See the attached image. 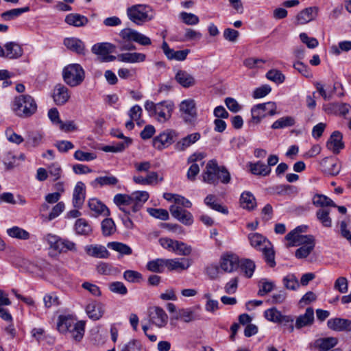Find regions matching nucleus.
I'll return each mask as SVG.
<instances>
[{
  "mask_svg": "<svg viewBox=\"0 0 351 351\" xmlns=\"http://www.w3.org/2000/svg\"><path fill=\"white\" fill-rule=\"evenodd\" d=\"M64 45L69 50L78 54H84L85 45L79 38H66L64 40Z\"/></svg>",
  "mask_w": 351,
  "mask_h": 351,
  "instance_id": "31",
  "label": "nucleus"
},
{
  "mask_svg": "<svg viewBox=\"0 0 351 351\" xmlns=\"http://www.w3.org/2000/svg\"><path fill=\"white\" fill-rule=\"evenodd\" d=\"M132 143L131 138H125V141L117 143L112 145H106L102 148L105 152H121L124 151Z\"/></svg>",
  "mask_w": 351,
  "mask_h": 351,
  "instance_id": "43",
  "label": "nucleus"
},
{
  "mask_svg": "<svg viewBox=\"0 0 351 351\" xmlns=\"http://www.w3.org/2000/svg\"><path fill=\"white\" fill-rule=\"evenodd\" d=\"M86 312L88 317L93 320L99 319L104 315V305L96 301L89 302L86 307Z\"/></svg>",
  "mask_w": 351,
  "mask_h": 351,
  "instance_id": "22",
  "label": "nucleus"
},
{
  "mask_svg": "<svg viewBox=\"0 0 351 351\" xmlns=\"http://www.w3.org/2000/svg\"><path fill=\"white\" fill-rule=\"evenodd\" d=\"M108 289L111 292L121 295L128 293V289L122 282H112L108 285Z\"/></svg>",
  "mask_w": 351,
  "mask_h": 351,
  "instance_id": "58",
  "label": "nucleus"
},
{
  "mask_svg": "<svg viewBox=\"0 0 351 351\" xmlns=\"http://www.w3.org/2000/svg\"><path fill=\"white\" fill-rule=\"evenodd\" d=\"M108 247L110 249L119 252L121 256L130 255L132 253V250L129 245L121 242H110L108 243Z\"/></svg>",
  "mask_w": 351,
  "mask_h": 351,
  "instance_id": "42",
  "label": "nucleus"
},
{
  "mask_svg": "<svg viewBox=\"0 0 351 351\" xmlns=\"http://www.w3.org/2000/svg\"><path fill=\"white\" fill-rule=\"evenodd\" d=\"M258 295L264 296L274 289L275 284L272 281L263 278L258 282Z\"/></svg>",
  "mask_w": 351,
  "mask_h": 351,
  "instance_id": "51",
  "label": "nucleus"
},
{
  "mask_svg": "<svg viewBox=\"0 0 351 351\" xmlns=\"http://www.w3.org/2000/svg\"><path fill=\"white\" fill-rule=\"evenodd\" d=\"M314 310L311 307L306 309L304 314L299 315L295 319V328L300 330L304 327H308L314 322Z\"/></svg>",
  "mask_w": 351,
  "mask_h": 351,
  "instance_id": "19",
  "label": "nucleus"
},
{
  "mask_svg": "<svg viewBox=\"0 0 351 351\" xmlns=\"http://www.w3.org/2000/svg\"><path fill=\"white\" fill-rule=\"evenodd\" d=\"M64 82L71 87L80 85L85 78V72L79 64H70L62 71Z\"/></svg>",
  "mask_w": 351,
  "mask_h": 351,
  "instance_id": "7",
  "label": "nucleus"
},
{
  "mask_svg": "<svg viewBox=\"0 0 351 351\" xmlns=\"http://www.w3.org/2000/svg\"><path fill=\"white\" fill-rule=\"evenodd\" d=\"M117 59L120 62L126 63L143 62L146 59V55L143 53L133 52L124 53L117 56Z\"/></svg>",
  "mask_w": 351,
  "mask_h": 351,
  "instance_id": "29",
  "label": "nucleus"
},
{
  "mask_svg": "<svg viewBox=\"0 0 351 351\" xmlns=\"http://www.w3.org/2000/svg\"><path fill=\"white\" fill-rule=\"evenodd\" d=\"M29 10L30 8L29 6L14 8L1 13V16L4 21H11L16 19L23 13L27 12Z\"/></svg>",
  "mask_w": 351,
  "mask_h": 351,
  "instance_id": "40",
  "label": "nucleus"
},
{
  "mask_svg": "<svg viewBox=\"0 0 351 351\" xmlns=\"http://www.w3.org/2000/svg\"><path fill=\"white\" fill-rule=\"evenodd\" d=\"M145 108L149 116L154 117L158 122L165 123L171 117L174 105L170 101H163L157 104L146 101Z\"/></svg>",
  "mask_w": 351,
  "mask_h": 351,
  "instance_id": "4",
  "label": "nucleus"
},
{
  "mask_svg": "<svg viewBox=\"0 0 351 351\" xmlns=\"http://www.w3.org/2000/svg\"><path fill=\"white\" fill-rule=\"evenodd\" d=\"M114 45L108 43H97L92 47V52L95 54L104 57L106 55L114 52Z\"/></svg>",
  "mask_w": 351,
  "mask_h": 351,
  "instance_id": "36",
  "label": "nucleus"
},
{
  "mask_svg": "<svg viewBox=\"0 0 351 351\" xmlns=\"http://www.w3.org/2000/svg\"><path fill=\"white\" fill-rule=\"evenodd\" d=\"M180 18L182 19L183 23L189 25H195L199 22V17L193 13L182 12L180 14Z\"/></svg>",
  "mask_w": 351,
  "mask_h": 351,
  "instance_id": "62",
  "label": "nucleus"
},
{
  "mask_svg": "<svg viewBox=\"0 0 351 351\" xmlns=\"http://www.w3.org/2000/svg\"><path fill=\"white\" fill-rule=\"evenodd\" d=\"M53 98L57 105L64 104L70 98L68 88L61 84H57L53 90Z\"/></svg>",
  "mask_w": 351,
  "mask_h": 351,
  "instance_id": "23",
  "label": "nucleus"
},
{
  "mask_svg": "<svg viewBox=\"0 0 351 351\" xmlns=\"http://www.w3.org/2000/svg\"><path fill=\"white\" fill-rule=\"evenodd\" d=\"M85 251L89 256L98 258H107L110 256L109 252L103 245H87L85 247Z\"/></svg>",
  "mask_w": 351,
  "mask_h": 351,
  "instance_id": "28",
  "label": "nucleus"
},
{
  "mask_svg": "<svg viewBox=\"0 0 351 351\" xmlns=\"http://www.w3.org/2000/svg\"><path fill=\"white\" fill-rule=\"evenodd\" d=\"M118 183V179L114 176H101L95 178L91 184L93 186L99 185L101 186L106 185H116Z\"/></svg>",
  "mask_w": 351,
  "mask_h": 351,
  "instance_id": "49",
  "label": "nucleus"
},
{
  "mask_svg": "<svg viewBox=\"0 0 351 351\" xmlns=\"http://www.w3.org/2000/svg\"><path fill=\"white\" fill-rule=\"evenodd\" d=\"M326 147L334 154H339L344 148L342 134L339 131L333 132L326 143Z\"/></svg>",
  "mask_w": 351,
  "mask_h": 351,
  "instance_id": "18",
  "label": "nucleus"
},
{
  "mask_svg": "<svg viewBox=\"0 0 351 351\" xmlns=\"http://www.w3.org/2000/svg\"><path fill=\"white\" fill-rule=\"evenodd\" d=\"M88 206L91 210L94 211L97 215L108 216L110 214L108 208L96 198L89 199Z\"/></svg>",
  "mask_w": 351,
  "mask_h": 351,
  "instance_id": "38",
  "label": "nucleus"
},
{
  "mask_svg": "<svg viewBox=\"0 0 351 351\" xmlns=\"http://www.w3.org/2000/svg\"><path fill=\"white\" fill-rule=\"evenodd\" d=\"M248 239L251 245L260 250H261L264 246L271 245V243L265 237L258 233L250 234Z\"/></svg>",
  "mask_w": 351,
  "mask_h": 351,
  "instance_id": "35",
  "label": "nucleus"
},
{
  "mask_svg": "<svg viewBox=\"0 0 351 351\" xmlns=\"http://www.w3.org/2000/svg\"><path fill=\"white\" fill-rule=\"evenodd\" d=\"M181 117L187 123H193L195 121L197 113L196 103L193 99L183 100L179 106Z\"/></svg>",
  "mask_w": 351,
  "mask_h": 351,
  "instance_id": "10",
  "label": "nucleus"
},
{
  "mask_svg": "<svg viewBox=\"0 0 351 351\" xmlns=\"http://www.w3.org/2000/svg\"><path fill=\"white\" fill-rule=\"evenodd\" d=\"M240 204L244 209L254 210L256 206V199L252 193L245 191L241 195Z\"/></svg>",
  "mask_w": 351,
  "mask_h": 351,
  "instance_id": "34",
  "label": "nucleus"
},
{
  "mask_svg": "<svg viewBox=\"0 0 351 351\" xmlns=\"http://www.w3.org/2000/svg\"><path fill=\"white\" fill-rule=\"evenodd\" d=\"M45 240L51 248L59 253H65L68 251L76 252L77 250L75 243L68 239H62L56 234H47L45 236Z\"/></svg>",
  "mask_w": 351,
  "mask_h": 351,
  "instance_id": "8",
  "label": "nucleus"
},
{
  "mask_svg": "<svg viewBox=\"0 0 351 351\" xmlns=\"http://www.w3.org/2000/svg\"><path fill=\"white\" fill-rule=\"evenodd\" d=\"M351 50V41L344 40L339 43L338 45L331 47V52L335 55H339L341 52H348Z\"/></svg>",
  "mask_w": 351,
  "mask_h": 351,
  "instance_id": "57",
  "label": "nucleus"
},
{
  "mask_svg": "<svg viewBox=\"0 0 351 351\" xmlns=\"http://www.w3.org/2000/svg\"><path fill=\"white\" fill-rule=\"evenodd\" d=\"M173 252L178 255L189 256L192 252V247L184 242L177 241Z\"/></svg>",
  "mask_w": 351,
  "mask_h": 351,
  "instance_id": "55",
  "label": "nucleus"
},
{
  "mask_svg": "<svg viewBox=\"0 0 351 351\" xmlns=\"http://www.w3.org/2000/svg\"><path fill=\"white\" fill-rule=\"evenodd\" d=\"M325 173L330 176H337L340 172V165L333 158H324L320 162Z\"/></svg>",
  "mask_w": 351,
  "mask_h": 351,
  "instance_id": "25",
  "label": "nucleus"
},
{
  "mask_svg": "<svg viewBox=\"0 0 351 351\" xmlns=\"http://www.w3.org/2000/svg\"><path fill=\"white\" fill-rule=\"evenodd\" d=\"M102 233L104 236L112 235L116 231L114 221L112 219L106 218L101 222Z\"/></svg>",
  "mask_w": 351,
  "mask_h": 351,
  "instance_id": "56",
  "label": "nucleus"
},
{
  "mask_svg": "<svg viewBox=\"0 0 351 351\" xmlns=\"http://www.w3.org/2000/svg\"><path fill=\"white\" fill-rule=\"evenodd\" d=\"M239 267L245 273V276L250 278L252 276L255 269L254 263L250 259H244L239 261Z\"/></svg>",
  "mask_w": 351,
  "mask_h": 351,
  "instance_id": "54",
  "label": "nucleus"
},
{
  "mask_svg": "<svg viewBox=\"0 0 351 351\" xmlns=\"http://www.w3.org/2000/svg\"><path fill=\"white\" fill-rule=\"evenodd\" d=\"M7 234L12 237L21 240H27L29 239V233L25 230L18 227L13 226L11 228L7 230Z\"/></svg>",
  "mask_w": 351,
  "mask_h": 351,
  "instance_id": "46",
  "label": "nucleus"
},
{
  "mask_svg": "<svg viewBox=\"0 0 351 351\" xmlns=\"http://www.w3.org/2000/svg\"><path fill=\"white\" fill-rule=\"evenodd\" d=\"M171 215L184 225L189 226L193 222L191 213L178 205H171L170 206Z\"/></svg>",
  "mask_w": 351,
  "mask_h": 351,
  "instance_id": "14",
  "label": "nucleus"
},
{
  "mask_svg": "<svg viewBox=\"0 0 351 351\" xmlns=\"http://www.w3.org/2000/svg\"><path fill=\"white\" fill-rule=\"evenodd\" d=\"M166 267L169 271H183L187 269L192 264L191 261L189 258H171L166 259Z\"/></svg>",
  "mask_w": 351,
  "mask_h": 351,
  "instance_id": "20",
  "label": "nucleus"
},
{
  "mask_svg": "<svg viewBox=\"0 0 351 351\" xmlns=\"http://www.w3.org/2000/svg\"><path fill=\"white\" fill-rule=\"evenodd\" d=\"M48 174L53 177V180L56 181L62 176V169L58 162H53L47 167Z\"/></svg>",
  "mask_w": 351,
  "mask_h": 351,
  "instance_id": "61",
  "label": "nucleus"
},
{
  "mask_svg": "<svg viewBox=\"0 0 351 351\" xmlns=\"http://www.w3.org/2000/svg\"><path fill=\"white\" fill-rule=\"evenodd\" d=\"M201 137L199 132H194L187 135L178 141L175 144V149L177 151L182 152L189 147L191 145L197 142Z\"/></svg>",
  "mask_w": 351,
  "mask_h": 351,
  "instance_id": "24",
  "label": "nucleus"
},
{
  "mask_svg": "<svg viewBox=\"0 0 351 351\" xmlns=\"http://www.w3.org/2000/svg\"><path fill=\"white\" fill-rule=\"evenodd\" d=\"M162 49L169 60H175L177 61L184 60L190 52L189 49L175 51L173 49H171L165 41L162 44Z\"/></svg>",
  "mask_w": 351,
  "mask_h": 351,
  "instance_id": "17",
  "label": "nucleus"
},
{
  "mask_svg": "<svg viewBox=\"0 0 351 351\" xmlns=\"http://www.w3.org/2000/svg\"><path fill=\"white\" fill-rule=\"evenodd\" d=\"M216 196L212 194L208 195L204 198V204L213 210H215L217 212L221 213L224 215H227L228 213V208L216 202Z\"/></svg>",
  "mask_w": 351,
  "mask_h": 351,
  "instance_id": "39",
  "label": "nucleus"
},
{
  "mask_svg": "<svg viewBox=\"0 0 351 351\" xmlns=\"http://www.w3.org/2000/svg\"><path fill=\"white\" fill-rule=\"evenodd\" d=\"M12 109L16 116L27 118L36 112L37 105L32 96L21 95L14 99Z\"/></svg>",
  "mask_w": 351,
  "mask_h": 351,
  "instance_id": "5",
  "label": "nucleus"
},
{
  "mask_svg": "<svg viewBox=\"0 0 351 351\" xmlns=\"http://www.w3.org/2000/svg\"><path fill=\"white\" fill-rule=\"evenodd\" d=\"M282 314L276 308H271L266 310L264 313L265 318L274 323H280V317Z\"/></svg>",
  "mask_w": 351,
  "mask_h": 351,
  "instance_id": "60",
  "label": "nucleus"
},
{
  "mask_svg": "<svg viewBox=\"0 0 351 351\" xmlns=\"http://www.w3.org/2000/svg\"><path fill=\"white\" fill-rule=\"evenodd\" d=\"M119 35L125 41H134L143 46H148L152 44L149 37L131 28L122 29Z\"/></svg>",
  "mask_w": 351,
  "mask_h": 351,
  "instance_id": "12",
  "label": "nucleus"
},
{
  "mask_svg": "<svg viewBox=\"0 0 351 351\" xmlns=\"http://www.w3.org/2000/svg\"><path fill=\"white\" fill-rule=\"evenodd\" d=\"M149 322L158 328L165 327L168 322V315L160 307L154 306L149 311Z\"/></svg>",
  "mask_w": 351,
  "mask_h": 351,
  "instance_id": "13",
  "label": "nucleus"
},
{
  "mask_svg": "<svg viewBox=\"0 0 351 351\" xmlns=\"http://www.w3.org/2000/svg\"><path fill=\"white\" fill-rule=\"evenodd\" d=\"M239 267V257L233 254L222 256L220 261V267L226 272H232Z\"/></svg>",
  "mask_w": 351,
  "mask_h": 351,
  "instance_id": "15",
  "label": "nucleus"
},
{
  "mask_svg": "<svg viewBox=\"0 0 351 351\" xmlns=\"http://www.w3.org/2000/svg\"><path fill=\"white\" fill-rule=\"evenodd\" d=\"M328 327L335 331H351V320L343 318H332L327 322Z\"/></svg>",
  "mask_w": 351,
  "mask_h": 351,
  "instance_id": "21",
  "label": "nucleus"
},
{
  "mask_svg": "<svg viewBox=\"0 0 351 351\" xmlns=\"http://www.w3.org/2000/svg\"><path fill=\"white\" fill-rule=\"evenodd\" d=\"M165 260L164 258H157L149 261L147 264V268L152 272L162 273L164 271L165 267H166Z\"/></svg>",
  "mask_w": 351,
  "mask_h": 351,
  "instance_id": "48",
  "label": "nucleus"
},
{
  "mask_svg": "<svg viewBox=\"0 0 351 351\" xmlns=\"http://www.w3.org/2000/svg\"><path fill=\"white\" fill-rule=\"evenodd\" d=\"M142 344L137 339H131L121 347L120 351H141Z\"/></svg>",
  "mask_w": 351,
  "mask_h": 351,
  "instance_id": "63",
  "label": "nucleus"
},
{
  "mask_svg": "<svg viewBox=\"0 0 351 351\" xmlns=\"http://www.w3.org/2000/svg\"><path fill=\"white\" fill-rule=\"evenodd\" d=\"M330 210L326 208H320L316 212V217L324 227L332 226V219L329 216Z\"/></svg>",
  "mask_w": 351,
  "mask_h": 351,
  "instance_id": "45",
  "label": "nucleus"
},
{
  "mask_svg": "<svg viewBox=\"0 0 351 351\" xmlns=\"http://www.w3.org/2000/svg\"><path fill=\"white\" fill-rule=\"evenodd\" d=\"M176 82L184 88H189L195 84L194 77L184 70H179L175 76Z\"/></svg>",
  "mask_w": 351,
  "mask_h": 351,
  "instance_id": "30",
  "label": "nucleus"
},
{
  "mask_svg": "<svg viewBox=\"0 0 351 351\" xmlns=\"http://www.w3.org/2000/svg\"><path fill=\"white\" fill-rule=\"evenodd\" d=\"M64 21L69 25L81 27L88 24V19L86 16L80 14L71 13L66 16Z\"/></svg>",
  "mask_w": 351,
  "mask_h": 351,
  "instance_id": "27",
  "label": "nucleus"
},
{
  "mask_svg": "<svg viewBox=\"0 0 351 351\" xmlns=\"http://www.w3.org/2000/svg\"><path fill=\"white\" fill-rule=\"evenodd\" d=\"M266 77L268 80L277 84H281L284 82L285 80V76L282 73V72L276 69L269 71L266 74Z\"/></svg>",
  "mask_w": 351,
  "mask_h": 351,
  "instance_id": "64",
  "label": "nucleus"
},
{
  "mask_svg": "<svg viewBox=\"0 0 351 351\" xmlns=\"http://www.w3.org/2000/svg\"><path fill=\"white\" fill-rule=\"evenodd\" d=\"M178 137V133L173 130H166L153 138L152 145L158 150L168 147Z\"/></svg>",
  "mask_w": 351,
  "mask_h": 351,
  "instance_id": "11",
  "label": "nucleus"
},
{
  "mask_svg": "<svg viewBox=\"0 0 351 351\" xmlns=\"http://www.w3.org/2000/svg\"><path fill=\"white\" fill-rule=\"evenodd\" d=\"M23 50L22 47L15 42H8L3 47L2 57L9 59H17L22 56Z\"/></svg>",
  "mask_w": 351,
  "mask_h": 351,
  "instance_id": "16",
  "label": "nucleus"
},
{
  "mask_svg": "<svg viewBox=\"0 0 351 351\" xmlns=\"http://www.w3.org/2000/svg\"><path fill=\"white\" fill-rule=\"evenodd\" d=\"M128 19L137 25L149 22L155 17L153 8L147 4H136L127 9Z\"/></svg>",
  "mask_w": 351,
  "mask_h": 351,
  "instance_id": "6",
  "label": "nucleus"
},
{
  "mask_svg": "<svg viewBox=\"0 0 351 351\" xmlns=\"http://www.w3.org/2000/svg\"><path fill=\"white\" fill-rule=\"evenodd\" d=\"M43 135L38 132H32L28 134L25 145L27 147H36L38 146L43 141Z\"/></svg>",
  "mask_w": 351,
  "mask_h": 351,
  "instance_id": "47",
  "label": "nucleus"
},
{
  "mask_svg": "<svg viewBox=\"0 0 351 351\" xmlns=\"http://www.w3.org/2000/svg\"><path fill=\"white\" fill-rule=\"evenodd\" d=\"M317 13L316 7H310L302 10L297 16V21L300 24H306L313 20Z\"/></svg>",
  "mask_w": 351,
  "mask_h": 351,
  "instance_id": "32",
  "label": "nucleus"
},
{
  "mask_svg": "<svg viewBox=\"0 0 351 351\" xmlns=\"http://www.w3.org/2000/svg\"><path fill=\"white\" fill-rule=\"evenodd\" d=\"M75 230L76 233L80 235H88L92 232L91 226L86 219L82 218L76 220Z\"/></svg>",
  "mask_w": 351,
  "mask_h": 351,
  "instance_id": "41",
  "label": "nucleus"
},
{
  "mask_svg": "<svg viewBox=\"0 0 351 351\" xmlns=\"http://www.w3.org/2000/svg\"><path fill=\"white\" fill-rule=\"evenodd\" d=\"M266 263L271 267H274L276 265L275 261V252L271 245H266L261 250Z\"/></svg>",
  "mask_w": 351,
  "mask_h": 351,
  "instance_id": "53",
  "label": "nucleus"
},
{
  "mask_svg": "<svg viewBox=\"0 0 351 351\" xmlns=\"http://www.w3.org/2000/svg\"><path fill=\"white\" fill-rule=\"evenodd\" d=\"M149 197V193L147 191H138L133 192L130 195L117 194L114 195L113 200L118 206H123L135 213L143 208Z\"/></svg>",
  "mask_w": 351,
  "mask_h": 351,
  "instance_id": "2",
  "label": "nucleus"
},
{
  "mask_svg": "<svg viewBox=\"0 0 351 351\" xmlns=\"http://www.w3.org/2000/svg\"><path fill=\"white\" fill-rule=\"evenodd\" d=\"M119 209L123 213V215H121L120 217L121 219L122 223L125 228L132 230L134 228V225L130 216L132 213V210L126 207L123 206H119Z\"/></svg>",
  "mask_w": 351,
  "mask_h": 351,
  "instance_id": "52",
  "label": "nucleus"
},
{
  "mask_svg": "<svg viewBox=\"0 0 351 351\" xmlns=\"http://www.w3.org/2000/svg\"><path fill=\"white\" fill-rule=\"evenodd\" d=\"M85 325L84 321H76L71 317L60 316L58 329L62 333L68 332L74 341L80 342L84 335Z\"/></svg>",
  "mask_w": 351,
  "mask_h": 351,
  "instance_id": "3",
  "label": "nucleus"
},
{
  "mask_svg": "<svg viewBox=\"0 0 351 351\" xmlns=\"http://www.w3.org/2000/svg\"><path fill=\"white\" fill-rule=\"evenodd\" d=\"M313 203L316 206H337L336 204L330 198L324 195H315L313 198Z\"/></svg>",
  "mask_w": 351,
  "mask_h": 351,
  "instance_id": "50",
  "label": "nucleus"
},
{
  "mask_svg": "<svg viewBox=\"0 0 351 351\" xmlns=\"http://www.w3.org/2000/svg\"><path fill=\"white\" fill-rule=\"evenodd\" d=\"M85 199V186L82 182H78L74 189L73 194V204L75 208H80Z\"/></svg>",
  "mask_w": 351,
  "mask_h": 351,
  "instance_id": "26",
  "label": "nucleus"
},
{
  "mask_svg": "<svg viewBox=\"0 0 351 351\" xmlns=\"http://www.w3.org/2000/svg\"><path fill=\"white\" fill-rule=\"evenodd\" d=\"M337 343L338 339L336 337H330L319 338L315 340V346L322 351H328L334 348Z\"/></svg>",
  "mask_w": 351,
  "mask_h": 351,
  "instance_id": "33",
  "label": "nucleus"
},
{
  "mask_svg": "<svg viewBox=\"0 0 351 351\" xmlns=\"http://www.w3.org/2000/svg\"><path fill=\"white\" fill-rule=\"evenodd\" d=\"M295 119L291 116L282 117L273 123L271 128L274 130L283 129L294 125Z\"/></svg>",
  "mask_w": 351,
  "mask_h": 351,
  "instance_id": "44",
  "label": "nucleus"
},
{
  "mask_svg": "<svg viewBox=\"0 0 351 351\" xmlns=\"http://www.w3.org/2000/svg\"><path fill=\"white\" fill-rule=\"evenodd\" d=\"M202 181L205 183L216 186L219 180L223 184H228L231 176L228 169L223 167H219L216 160H209L205 170L202 173Z\"/></svg>",
  "mask_w": 351,
  "mask_h": 351,
  "instance_id": "1",
  "label": "nucleus"
},
{
  "mask_svg": "<svg viewBox=\"0 0 351 351\" xmlns=\"http://www.w3.org/2000/svg\"><path fill=\"white\" fill-rule=\"evenodd\" d=\"M249 167L250 171L254 175L267 176L271 173V168L261 161L255 163L250 162Z\"/></svg>",
  "mask_w": 351,
  "mask_h": 351,
  "instance_id": "37",
  "label": "nucleus"
},
{
  "mask_svg": "<svg viewBox=\"0 0 351 351\" xmlns=\"http://www.w3.org/2000/svg\"><path fill=\"white\" fill-rule=\"evenodd\" d=\"M284 286L291 290H295L299 287V282L298 278L294 274H288L283 278Z\"/></svg>",
  "mask_w": 351,
  "mask_h": 351,
  "instance_id": "59",
  "label": "nucleus"
},
{
  "mask_svg": "<svg viewBox=\"0 0 351 351\" xmlns=\"http://www.w3.org/2000/svg\"><path fill=\"white\" fill-rule=\"evenodd\" d=\"M252 121L256 124L261 122L263 118L267 116H274L277 112V106L275 102L269 101L254 106L251 109Z\"/></svg>",
  "mask_w": 351,
  "mask_h": 351,
  "instance_id": "9",
  "label": "nucleus"
}]
</instances>
